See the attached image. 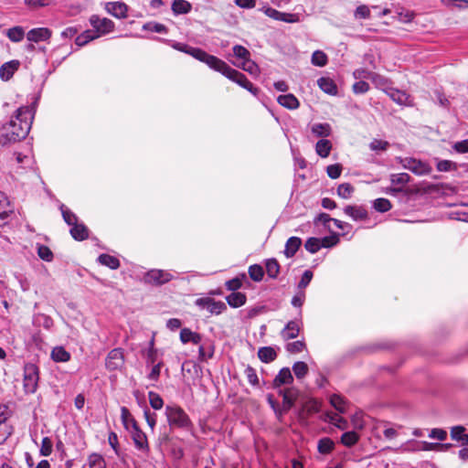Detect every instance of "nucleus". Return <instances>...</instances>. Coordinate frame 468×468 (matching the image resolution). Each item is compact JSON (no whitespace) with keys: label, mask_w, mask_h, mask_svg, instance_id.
Returning <instances> with one entry per match:
<instances>
[{"label":"nucleus","mask_w":468,"mask_h":468,"mask_svg":"<svg viewBox=\"0 0 468 468\" xmlns=\"http://www.w3.org/2000/svg\"><path fill=\"white\" fill-rule=\"evenodd\" d=\"M121 420L124 426V428L128 431L132 427L137 425L136 420L130 413L129 410L125 407H122L121 409Z\"/></svg>","instance_id":"42"},{"label":"nucleus","mask_w":468,"mask_h":468,"mask_svg":"<svg viewBox=\"0 0 468 468\" xmlns=\"http://www.w3.org/2000/svg\"><path fill=\"white\" fill-rule=\"evenodd\" d=\"M60 209L63 219L69 226H72L78 222L77 216L74 213H72L69 209H68L64 206H61Z\"/></svg>","instance_id":"62"},{"label":"nucleus","mask_w":468,"mask_h":468,"mask_svg":"<svg viewBox=\"0 0 468 468\" xmlns=\"http://www.w3.org/2000/svg\"><path fill=\"white\" fill-rule=\"evenodd\" d=\"M317 84L324 93L333 96L337 94V87L332 79L322 77L318 79Z\"/></svg>","instance_id":"24"},{"label":"nucleus","mask_w":468,"mask_h":468,"mask_svg":"<svg viewBox=\"0 0 468 468\" xmlns=\"http://www.w3.org/2000/svg\"><path fill=\"white\" fill-rule=\"evenodd\" d=\"M51 35L52 33L48 27H37L27 33V38L29 42L38 43L48 40Z\"/></svg>","instance_id":"17"},{"label":"nucleus","mask_w":468,"mask_h":468,"mask_svg":"<svg viewBox=\"0 0 468 468\" xmlns=\"http://www.w3.org/2000/svg\"><path fill=\"white\" fill-rule=\"evenodd\" d=\"M160 356H161V354L154 346V340H151L149 343V347L147 349V354H146V364L154 365V364H156L158 361H162Z\"/></svg>","instance_id":"41"},{"label":"nucleus","mask_w":468,"mask_h":468,"mask_svg":"<svg viewBox=\"0 0 468 468\" xmlns=\"http://www.w3.org/2000/svg\"><path fill=\"white\" fill-rule=\"evenodd\" d=\"M344 212L355 221L366 220L367 218V211L363 207L346 206L344 208Z\"/></svg>","instance_id":"19"},{"label":"nucleus","mask_w":468,"mask_h":468,"mask_svg":"<svg viewBox=\"0 0 468 468\" xmlns=\"http://www.w3.org/2000/svg\"><path fill=\"white\" fill-rule=\"evenodd\" d=\"M261 13H263L268 17L276 20L282 21L286 23H296L299 21L298 16L291 13H283L275 8L269 6L267 4H264L260 9Z\"/></svg>","instance_id":"8"},{"label":"nucleus","mask_w":468,"mask_h":468,"mask_svg":"<svg viewBox=\"0 0 468 468\" xmlns=\"http://www.w3.org/2000/svg\"><path fill=\"white\" fill-rule=\"evenodd\" d=\"M128 431L132 435L135 448L147 453L149 452V444L145 433L140 430L138 425L132 427Z\"/></svg>","instance_id":"13"},{"label":"nucleus","mask_w":468,"mask_h":468,"mask_svg":"<svg viewBox=\"0 0 468 468\" xmlns=\"http://www.w3.org/2000/svg\"><path fill=\"white\" fill-rule=\"evenodd\" d=\"M327 63V56L322 50H316L312 55V64L317 67H324Z\"/></svg>","instance_id":"57"},{"label":"nucleus","mask_w":468,"mask_h":468,"mask_svg":"<svg viewBox=\"0 0 468 468\" xmlns=\"http://www.w3.org/2000/svg\"><path fill=\"white\" fill-rule=\"evenodd\" d=\"M98 37V35H96V32H94L93 29H88L76 37V44L80 47H82Z\"/></svg>","instance_id":"39"},{"label":"nucleus","mask_w":468,"mask_h":468,"mask_svg":"<svg viewBox=\"0 0 468 468\" xmlns=\"http://www.w3.org/2000/svg\"><path fill=\"white\" fill-rule=\"evenodd\" d=\"M302 244V239L298 237H291L288 239L284 248V255L287 258L292 257Z\"/></svg>","instance_id":"29"},{"label":"nucleus","mask_w":468,"mask_h":468,"mask_svg":"<svg viewBox=\"0 0 468 468\" xmlns=\"http://www.w3.org/2000/svg\"><path fill=\"white\" fill-rule=\"evenodd\" d=\"M410 176L407 173L393 174L390 176L392 185L403 186L410 182Z\"/></svg>","instance_id":"53"},{"label":"nucleus","mask_w":468,"mask_h":468,"mask_svg":"<svg viewBox=\"0 0 468 468\" xmlns=\"http://www.w3.org/2000/svg\"><path fill=\"white\" fill-rule=\"evenodd\" d=\"M89 21L92 29L96 32V35H98L99 37L110 34L114 30V23L107 17H101L98 15H92Z\"/></svg>","instance_id":"7"},{"label":"nucleus","mask_w":468,"mask_h":468,"mask_svg":"<svg viewBox=\"0 0 468 468\" xmlns=\"http://www.w3.org/2000/svg\"><path fill=\"white\" fill-rule=\"evenodd\" d=\"M301 324L296 321H290L281 332L284 340L296 338L300 332Z\"/></svg>","instance_id":"22"},{"label":"nucleus","mask_w":468,"mask_h":468,"mask_svg":"<svg viewBox=\"0 0 468 468\" xmlns=\"http://www.w3.org/2000/svg\"><path fill=\"white\" fill-rule=\"evenodd\" d=\"M389 144L388 141L381 139H373L369 144V149L373 152H383L386 151Z\"/></svg>","instance_id":"61"},{"label":"nucleus","mask_w":468,"mask_h":468,"mask_svg":"<svg viewBox=\"0 0 468 468\" xmlns=\"http://www.w3.org/2000/svg\"><path fill=\"white\" fill-rule=\"evenodd\" d=\"M37 252L41 260L47 262H50L53 261V252L48 246L43 244H37Z\"/></svg>","instance_id":"47"},{"label":"nucleus","mask_w":468,"mask_h":468,"mask_svg":"<svg viewBox=\"0 0 468 468\" xmlns=\"http://www.w3.org/2000/svg\"><path fill=\"white\" fill-rule=\"evenodd\" d=\"M277 356V353L271 346L261 347L258 351V357L263 363H270Z\"/></svg>","instance_id":"34"},{"label":"nucleus","mask_w":468,"mask_h":468,"mask_svg":"<svg viewBox=\"0 0 468 468\" xmlns=\"http://www.w3.org/2000/svg\"><path fill=\"white\" fill-rule=\"evenodd\" d=\"M149 403L154 410H161L164 406V400L161 396L154 391L148 392Z\"/></svg>","instance_id":"59"},{"label":"nucleus","mask_w":468,"mask_h":468,"mask_svg":"<svg viewBox=\"0 0 468 468\" xmlns=\"http://www.w3.org/2000/svg\"><path fill=\"white\" fill-rule=\"evenodd\" d=\"M98 261L111 270H117L120 267V261L119 260L112 255L109 254H101L98 257Z\"/></svg>","instance_id":"36"},{"label":"nucleus","mask_w":468,"mask_h":468,"mask_svg":"<svg viewBox=\"0 0 468 468\" xmlns=\"http://www.w3.org/2000/svg\"><path fill=\"white\" fill-rule=\"evenodd\" d=\"M6 37L12 42H20L25 37V30L22 27L19 26L11 27L6 31Z\"/></svg>","instance_id":"40"},{"label":"nucleus","mask_w":468,"mask_h":468,"mask_svg":"<svg viewBox=\"0 0 468 468\" xmlns=\"http://www.w3.org/2000/svg\"><path fill=\"white\" fill-rule=\"evenodd\" d=\"M311 132L316 137H327L331 134L332 129L328 123H314L311 127Z\"/></svg>","instance_id":"37"},{"label":"nucleus","mask_w":468,"mask_h":468,"mask_svg":"<svg viewBox=\"0 0 468 468\" xmlns=\"http://www.w3.org/2000/svg\"><path fill=\"white\" fill-rule=\"evenodd\" d=\"M191 7V4L186 0H174L171 6L175 15L187 14L190 12Z\"/></svg>","instance_id":"35"},{"label":"nucleus","mask_w":468,"mask_h":468,"mask_svg":"<svg viewBox=\"0 0 468 468\" xmlns=\"http://www.w3.org/2000/svg\"><path fill=\"white\" fill-rule=\"evenodd\" d=\"M8 417L7 407L0 405V444L4 443L12 433V427L7 422Z\"/></svg>","instance_id":"15"},{"label":"nucleus","mask_w":468,"mask_h":468,"mask_svg":"<svg viewBox=\"0 0 468 468\" xmlns=\"http://www.w3.org/2000/svg\"><path fill=\"white\" fill-rule=\"evenodd\" d=\"M14 214V206L8 197L0 191V226H5Z\"/></svg>","instance_id":"14"},{"label":"nucleus","mask_w":468,"mask_h":468,"mask_svg":"<svg viewBox=\"0 0 468 468\" xmlns=\"http://www.w3.org/2000/svg\"><path fill=\"white\" fill-rule=\"evenodd\" d=\"M33 106L18 108L10 121L3 126L5 136L8 141L24 139L29 133L34 120Z\"/></svg>","instance_id":"1"},{"label":"nucleus","mask_w":468,"mask_h":468,"mask_svg":"<svg viewBox=\"0 0 468 468\" xmlns=\"http://www.w3.org/2000/svg\"><path fill=\"white\" fill-rule=\"evenodd\" d=\"M69 232L76 240H84L88 238V229L82 223H75L71 226Z\"/></svg>","instance_id":"30"},{"label":"nucleus","mask_w":468,"mask_h":468,"mask_svg":"<svg viewBox=\"0 0 468 468\" xmlns=\"http://www.w3.org/2000/svg\"><path fill=\"white\" fill-rule=\"evenodd\" d=\"M233 53L239 62L244 61L250 57V51L240 45H235L233 47Z\"/></svg>","instance_id":"58"},{"label":"nucleus","mask_w":468,"mask_h":468,"mask_svg":"<svg viewBox=\"0 0 468 468\" xmlns=\"http://www.w3.org/2000/svg\"><path fill=\"white\" fill-rule=\"evenodd\" d=\"M293 381V377L288 367L282 368L275 378L273 379V387L280 388L283 385L291 384Z\"/></svg>","instance_id":"20"},{"label":"nucleus","mask_w":468,"mask_h":468,"mask_svg":"<svg viewBox=\"0 0 468 468\" xmlns=\"http://www.w3.org/2000/svg\"><path fill=\"white\" fill-rule=\"evenodd\" d=\"M87 463L89 468H106V462L103 456L97 452H92L88 456Z\"/></svg>","instance_id":"38"},{"label":"nucleus","mask_w":468,"mask_h":468,"mask_svg":"<svg viewBox=\"0 0 468 468\" xmlns=\"http://www.w3.org/2000/svg\"><path fill=\"white\" fill-rule=\"evenodd\" d=\"M51 359L54 362L65 363L69 361L71 356L63 346H58L53 347L50 353Z\"/></svg>","instance_id":"27"},{"label":"nucleus","mask_w":468,"mask_h":468,"mask_svg":"<svg viewBox=\"0 0 468 468\" xmlns=\"http://www.w3.org/2000/svg\"><path fill=\"white\" fill-rule=\"evenodd\" d=\"M435 444L431 442L411 440L400 445L399 451L401 452L431 451L435 448Z\"/></svg>","instance_id":"16"},{"label":"nucleus","mask_w":468,"mask_h":468,"mask_svg":"<svg viewBox=\"0 0 468 468\" xmlns=\"http://www.w3.org/2000/svg\"><path fill=\"white\" fill-rule=\"evenodd\" d=\"M143 29L161 34H165L167 32L166 27L157 22H148L143 26Z\"/></svg>","instance_id":"60"},{"label":"nucleus","mask_w":468,"mask_h":468,"mask_svg":"<svg viewBox=\"0 0 468 468\" xmlns=\"http://www.w3.org/2000/svg\"><path fill=\"white\" fill-rule=\"evenodd\" d=\"M331 405L339 412L344 413L346 411V405L344 398L339 395L334 394L330 397Z\"/></svg>","instance_id":"49"},{"label":"nucleus","mask_w":468,"mask_h":468,"mask_svg":"<svg viewBox=\"0 0 468 468\" xmlns=\"http://www.w3.org/2000/svg\"><path fill=\"white\" fill-rule=\"evenodd\" d=\"M359 440V435L356 431H346L341 436V443L346 447L354 446Z\"/></svg>","instance_id":"44"},{"label":"nucleus","mask_w":468,"mask_h":468,"mask_svg":"<svg viewBox=\"0 0 468 468\" xmlns=\"http://www.w3.org/2000/svg\"><path fill=\"white\" fill-rule=\"evenodd\" d=\"M250 278L254 282H261L264 276L263 268L259 264H253L249 267L248 270Z\"/></svg>","instance_id":"46"},{"label":"nucleus","mask_w":468,"mask_h":468,"mask_svg":"<svg viewBox=\"0 0 468 468\" xmlns=\"http://www.w3.org/2000/svg\"><path fill=\"white\" fill-rule=\"evenodd\" d=\"M277 101L280 105L289 110H295L300 105L298 99L292 93L280 95L277 98Z\"/></svg>","instance_id":"26"},{"label":"nucleus","mask_w":468,"mask_h":468,"mask_svg":"<svg viewBox=\"0 0 468 468\" xmlns=\"http://www.w3.org/2000/svg\"><path fill=\"white\" fill-rule=\"evenodd\" d=\"M397 160L404 169L410 170L416 176H426L431 174L432 171V167L429 163L416 158L399 157Z\"/></svg>","instance_id":"6"},{"label":"nucleus","mask_w":468,"mask_h":468,"mask_svg":"<svg viewBox=\"0 0 468 468\" xmlns=\"http://www.w3.org/2000/svg\"><path fill=\"white\" fill-rule=\"evenodd\" d=\"M173 48L180 52H184L195 58L196 59L205 63L211 68L217 57L207 53L205 50L190 47L185 43L176 42L172 45Z\"/></svg>","instance_id":"3"},{"label":"nucleus","mask_w":468,"mask_h":468,"mask_svg":"<svg viewBox=\"0 0 468 468\" xmlns=\"http://www.w3.org/2000/svg\"><path fill=\"white\" fill-rule=\"evenodd\" d=\"M331 150L332 143L327 139H321L315 144V152L322 158L328 157Z\"/></svg>","instance_id":"32"},{"label":"nucleus","mask_w":468,"mask_h":468,"mask_svg":"<svg viewBox=\"0 0 468 468\" xmlns=\"http://www.w3.org/2000/svg\"><path fill=\"white\" fill-rule=\"evenodd\" d=\"M354 192V187L349 183L340 184L337 187V195L343 199H348L351 197Z\"/></svg>","instance_id":"51"},{"label":"nucleus","mask_w":468,"mask_h":468,"mask_svg":"<svg viewBox=\"0 0 468 468\" xmlns=\"http://www.w3.org/2000/svg\"><path fill=\"white\" fill-rule=\"evenodd\" d=\"M19 62L17 60H11L3 64L0 68V78L3 80H8L17 70Z\"/></svg>","instance_id":"23"},{"label":"nucleus","mask_w":468,"mask_h":468,"mask_svg":"<svg viewBox=\"0 0 468 468\" xmlns=\"http://www.w3.org/2000/svg\"><path fill=\"white\" fill-rule=\"evenodd\" d=\"M233 64L235 66L242 69L244 71H247L249 74H250L253 77H259V75L261 73V69H260L259 66L253 60L250 59V57L244 61L234 62Z\"/></svg>","instance_id":"25"},{"label":"nucleus","mask_w":468,"mask_h":468,"mask_svg":"<svg viewBox=\"0 0 468 468\" xmlns=\"http://www.w3.org/2000/svg\"><path fill=\"white\" fill-rule=\"evenodd\" d=\"M280 394L282 396V406L284 410H288L294 404L298 396V390L294 388H290L281 390Z\"/></svg>","instance_id":"21"},{"label":"nucleus","mask_w":468,"mask_h":468,"mask_svg":"<svg viewBox=\"0 0 468 468\" xmlns=\"http://www.w3.org/2000/svg\"><path fill=\"white\" fill-rule=\"evenodd\" d=\"M124 354L122 348L111 350L105 358V367L110 371L120 370L124 366Z\"/></svg>","instance_id":"9"},{"label":"nucleus","mask_w":468,"mask_h":468,"mask_svg":"<svg viewBox=\"0 0 468 468\" xmlns=\"http://www.w3.org/2000/svg\"><path fill=\"white\" fill-rule=\"evenodd\" d=\"M202 337L199 334L191 331L189 328H183L180 331V340L183 344L192 342L195 345H198Z\"/></svg>","instance_id":"28"},{"label":"nucleus","mask_w":468,"mask_h":468,"mask_svg":"<svg viewBox=\"0 0 468 468\" xmlns=\"http://www.w3.org/2000/svg\"><path fill=\"white\" fill-rule=\"evenodd\" d=\"M173 278L174 275L167 271L154 269L145 274L144 281L150 284L161 285L170 282Z\"/></svg>","instance_id":"11"},{"label":"nucleus","mask_w":468,"mask_h":468,"mask_svg":"<svg viewBox=\"0 0 468 468\" xmlns=\"http://www.w3.org/2000/svg\"><path fill=\"white\" fill-rule=\"evenodd\" d=\"M165 415L170 426L188 428L191 424L187 414L178 406H166Z\"/></svg>","instance_id":"5"},{"label":"nucleus","mask_w":468,"mask_h":468,"mask_svg":"<svg viewBox=\"0 0 468 468\" xmlns=\"http://www.w3.org/2000/svg\"><path fill=\"white\" fill-rule=\"evenodd\" d=\"M39 380V369L33 363H27L24 367L23 388L26 393L33 394L37 391Z\"/></svg>","instance_id":"4"},{"label":"nucleus","mask_w":468,"mask_h":468,"mask_svg":"<svg viewBox=\"0 0 468 468\" xmlns=\"http://www.w3.org/2000/svg\"><path fill=\"white\" fill-rule=\"evenodd\" d=\"M104 9L108 14L118 19H124L128 16L129 7L122 1L107 2L104 5Z\"/></svg>","instance_id":"12"},{"label":"nucleus","mask_w":468,"mask_h":468,"mask_svg":"<svg viewBox=\"0 0 468 468\" xmlns=\"http://www.w3.org/2000/svg\"><path fill=\"white\" fill-rule=\"evenodd\" d=\"M245 279H246V274L242 273L239 276L235 277L233 279L226 282V287L228 290L233 291V292H234L235 291L239 290L242 286L243 280H245Z\"/></svg>","instance_id":"54"},{"label":"nucleus","mask_w":468,"mask_h":468,"mask_svg":"<svg viewBox=\"0 0 468 468\" xmlns=\"http://www.w3.org/2000/svg\"><path fill=\"white\" fill-rule=\"evenodd\" d=\"M386 93L390 97V99L399 105L410 106L412 105V100L410 96L405 91L388 88V90H386Z\"/></svg>","instance_id":"18"},{"label":"nucleus","mask_w":468,"mask_h":468,"mask_svg":"<svg viewBox=\"0 0 468 468\" xmlns=\"http://www.w3.org/2000/svg\"><path fill=\"white\" fill-rule=\"evenodd\" d=\"M335 443L330 438H322L317 444V450L322 454H327L334 449Z\"/></svg>","instance_id":"45"},{"label":"nucleus","mask_w":468,"mask_h":468,"mask_svg":"<svg viewBox=\"0 0 468 468\" xmlns=\"http://www.w3.org/2000/svg\"><path fill=\"white\" fill-rule=\"evenodd\" d=\"M373 207L378 212L384 213L391 208V203L388 199L380 197L374 200Z\"/></svg>","instance_id":"52"},{"label":"nucleus","mask_w":468,"mask_h":468,"mask_svg":"<svg viewBox=\"0 0 468 468\" xmlns=\"http://www.w3.org/2000/svg\"><path fill=\"white\" fill-rule=\"evenodd\" d=\"M225 309H226V305H225L224 303H222V302H216L213 299L210 300V302L208 303V307H207V311L210 314H219Z\"/></svg>","instance_id":"63"},{"label":"nucleus","mask_w":468,"mask_h":468,"mask_svg":"<svg viewBox=\"0 0 468 468\" xmlns=\"http://www.w3.org/2000/svg\"><path fill=\"white\" fill-rule=\"evenodd\" d=\"M451 437L453 441L468 444V433L463 426H454L451 429Z\"/></svg>","instance_id":"33"},{"label":"nucleus","mask_w":468,"mask_h":468,"mask_svg":"<svg viewBox=\"0 0 468 468\" xmlns=\"http://www.w3.org/2000/svg\"><path fill=\"white\" fill-rule=\"evenodd\" d=\"M266 271L270 278L275 279L280 273V265L275 259H268L265 262Z\"/></svg>","instance_id":"43"},{"label":"nucleus","mask_w":468,"mask_h":468,"mask_svg":"<svg viewBox=\"0 0 468 468\" xmlns=\"http://www.w3.org/2000/svg\"><path fill=\"white\" fill-rule=\"evenodd\" d=\"M304 247L307 251L314 254L322 248L321 239L314 237L309 238L306 240Z\"/></svg>","instance_id":"55"},{"label":"nucleus","mask_w":468,"mask_h":468,"mask_svg":"<svg viewBox=\"0 0 468 468\" xmlns=\"http://www.w3.org/2000/svg\"><path fill=\"white\" fill-rule=\"evenodd\" d=\"M292 371L297 378H303L308 373V366L303 361L295 362L292 365Z\"/></svg>","instance_id":"56"},{"label":"nucleus","mask_w":468,"mask_h":468,"mask_svg":"<svg viewBox=\"0 0 468 468\" xmlns=\"http://www.w3.org/2000/svg\"><path fill=\"white\" fill-rule=\"evenodd\" d=\"M210 69L221 73L229 80L237 83L241 88L250 91L252 95H258L259 89L255 88L244 74L229 66L224 60L216 58Z\"/></svg>","instance_id":"2"},{"label":"nucleus","mask_w":468,"mask_h":468,"mask_svg":"<svg viewBox=\"0 0 468 468\" xmlns=\"http://www.w3.org/2000/svg\"><path fill=\"white\" fill-rule=\"evenodd\" d=\"M53 443L48 437H44L41 441L39 452L42 456H49L52 452Z\"/></svg>","instance_id":"64"},{"label":"nucleus","mask_w":468,"mask_h":468,"mask_svg":"<svg viewBox=\"0 0 468 468\" xmlns=\"http://www.w3.org/2000/svg\"><path fill=\"white\" fill-rule=\"evenodd\" d=\"M246 295L240 292H231L229 295L226 297V301L228 304L233 308H238L245 304L246 303Z\"/></svg>","instance_id":"31"},{"label":"nucleus","mask_w":468,"mask_h":468,"mask_svg":"<svg viewBox=\"0 0 468 468\" xmlns=\"http://www.w3.org/2000/svg\"><path fill=\"white\" fill-rule=\"evenodd\" d=\"M370 80H372L373 84L376 88L380 89L386 92V90H388V80L376 73H372Z\"/></svg>","instance_id":"48"},{"label":"nucleus","mask_w":468,"mask_h":468,"mask_svg":"<svg viewBox=\"0 0 468 468\" xmlns=\"http://www.w3.org/2000/svg\"><path fill=\"white\" fill-rule=\"evenodd\" d=\"M15 163L12 164V171L15 175H21L33 166V156L30 153H16Z\"/></svg>","instance_id":"10"},{"label":"nucleus","mask_w":468,"mask_h":468,"mask_svg":"<svg viewBox=\"0 0 468 468\" xmlns=\"http://www.w3.org/2000/svg\"><path fill=\"white\" fill-rule=\"evenodd\" d=\"M436 168L439 172H449L456 171L458 166L457 164L451 160H438Z\"/></svg>","instance_id":"50"}]
</instances>
